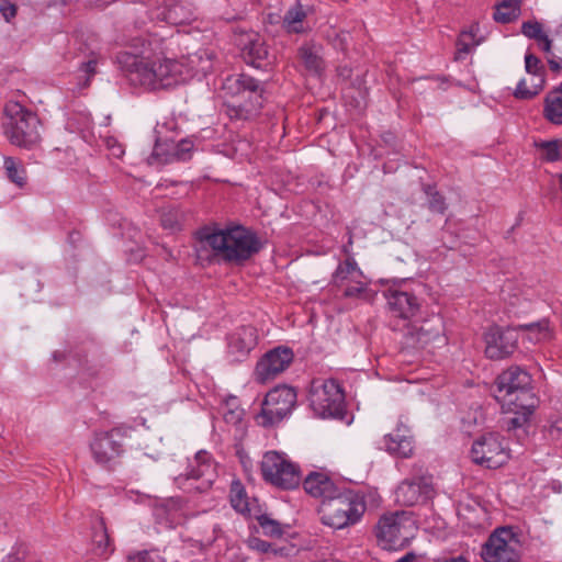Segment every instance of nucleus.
<instances>
[{"label":"nucleus","instance_id":"13d9d810","mask_svg":"<svg viewBox=\"0 0 562 562\" xmlns=\"http://www.w3.org/2000/svg\"><path fill=\"white\" fill-rule=\"evenodd\" d=\"M81 366H82V369L85 371H87L88 374L91 375V376L98 375L99 370L101 368V366H99L98 368L95 367V368L92 369L91 367L88 366V360H86L83 363H81Z\"/></svg>","mask_w":562,"mask_h":562},{"label":"nucleus","instance_id":"09e8293b","mask_svg":"<svg viewBox=\"0 0 562 562\" xmlns=\"http://www.w3.org/2000/svg\"><path fill=\"white\" fill-rule=\"evenodd\" d=\"M16 5L11 0H2L0 2V13L7 22H10L16 15Z\"/></svg>","mask_w":562,"mask_h":562},{"label":"nucleus","instance_id":"79ce46f5","mask_svg":"<svg viewBox=\"0 0 562 562\" xmlns=\"http://www.w3.org/2000/svg\"><path fill=\"white\" fill-rule=\"evenodd\" d=\"M512 413L514 416L508 417L505 422L506 429L508 431L524 428L525 426H527L530 420V416L533 414V413H531V411H522V409H519L517 412H512Z\"/></svg>","mask_w":562,"mask_h":562},{"label":"nucleus","instance_id":"4be33fe9","mask_svg":"<svg viewBox=\"0 0 562 562\" xmlns=\"http://www.w3.org/2000/svg\"><path fill=\"white\" fill-rule=\"evenodd\" d=\"M256 345V329L251 326H241L228 337V353L234 361H241Z\"/></svg>","mask_w":562,"mask_h":562},{"label":"nucleus","instance_id":"69168bd1","mask_svg":"<svg viewBox=\"0 0 562 562\" xmlns=\"http://www.w3.org/2000/svg\"><path fill=\"white\" fill-rule=\"evenodd\" d=\"M562 33V23L559 25V27L557 29V34H560Z\"/></svg>","mask_w":562,"mask_h":562},{"label":"nucleus","instance_id":"4c0bfd02","mask_svg":"<svg viewBox=\"0 0 562 562\" xmlns=\"http://www.w3.org/2000/svg\"><path fill=\"white\" fill-rule=\"evenodd\" d=\"M525 69L526 72L532 75L538 82L539 79H544L546 77L544 65L542 64L541 59L532 53H527L525 55Z\"/></svg>","mask_w":562,"mask_h":562},{"label":"nucleus","instance_id":"ddd939ff","mask_svg":"<svg viewBox=\"0 0 562 562\" xmlns=\"http://www.w3.org/2000/svg\"><path fill=\"white\" fill-rule=\"evenodd\" d=\"M402 344L406 348L419 349L440 337L442 319L432 315L428 319L415 317L403 326Z\"/></svg>","mask_w":562,"mask_h":562},{"label":"nucleus","instance_id":"a878e982","mask_svg":"<svg viewBox=\"0 0 562 562\" xmlns=\"http://www.w3.org/2000/svg\"><path fill=\"white\" fill-rule=\"evenodd\" d=\"M502 402V407L506 412H517L519 409L522 411H531L535 412L538 398L535 396L531 391V385L526 386L524 390H520L508 397H505Z\"/></svg>","mask_w":562,"mask_h":562},{"label":"nucleus","instance_id":"f257e3e1","mask_svg":"<svg viewBox=\"0 0 562 562\" xmlns=\"http://www.w3.org/2000/svg\"><path fill=\"white\" fill-rule=\"evenodd\" d=\"M159 45L156 36H138L131 41L127 49L116 54L119 69L131 85L159 90L178 83L181 64L168 58L155 60Z\"/></svg>","mask_w":562,"mask_h":562},{"label":"nucleus","instance_id":"0eeeda50","mask_svg":"<svg viewBox=\"0 0 562 562\" xmlns=\"http://www.w3.org/2000/svg\"><path fill=\"white\" fill-rule=\"evenodd\" d=\"M134 428L121 424L105 431H97L90 442L92 459L105 469H112L125 452V440L131 437Z\"/></svg>","mask_w":562,"mask_h":562},{"label":"nucleus","instance_id":"f8f14e48","mask_svg":"<svg viewBox=\"0 0 562 562\" xmlns=\"http://www.w3.org/2000/svg\"><path fill=\"white\" fill-rule=\"evenodd\" d=\"M436 494L434 477L424 473L422 468L416 470L411 477L400 483L395 491V501L403 506L425 504Z\"/></svg>","mask_w":562,"mask_h":562},{"label":"nucleus","instance_id":"bf43d9fd","mask_svg":"<svg viewBox=\"0 0 562 562\" xmlns=\"http://www.w3.org/2000/svg\"><path fill=\"white\" fill-rule=\"evenodd\" d=\"M416 554L414 552H407L405 555L396 560L395 562H415Z\"/></svg>","mask_w":562,"mask_h":562},{"label":"nucleus","instance_id":"c9c22d12","mask_svg":"<svg viewBox=\"0 0 562 562\" xmlns=\"http://www.w3.org/2000/svg\"><path fill=\"white\" fill-rule=\"evenodd\" d=\"M544 82V79H539V82H533L531 88H529L527 87L526 80L521 79L514 91V97L519 100H530L539 94V92L543 89Z\"/></svg>","mask_w":562,"mask_h":562},{"label":"nucleus","instance_id":"1a4fd4ad","mask_svg":"<svg viewBox=\"0 0 562 562\" xmlns=\"http://www.w3.org/2000/svg\"><path fill=\"white\" fill-rule=\"evenodd\" d=\"M296 392L288 385H279L270 390L261 404L260 412L255 416L257 425L271 428L286 418L296 405Z\"/></svg>","mask_w":562,"mask_h":562},{"label":"nucleus","instance_id":"a211bd4d","mask_svg":"<svg viewBox=\"0 0 562 562\" xmlns=\"http://www.w3.org/2000/svg\"><path fill=\"white\" fill-rule=\"evenodd\" d=\"M244 60L256 68L270 64L269 48L263 37L254 31L240 32L235 38Z\"/></svg>","mask_w":562,"mask_h":562},{"label":"nucleus","instance_id":"f03ea898","mask_svg":"<svg viewBox=\"0 0 562 562\" xmlns=\"http://www.w3.org/2000/svg\"><path fill=\"white\" fill-rule=\"evenodd\" d=\"M195 252L201 261L243 265L262 249L251 231L240 226L204 225L195 232Z\"/></svg>","mask_w":562,"mask_h":562},{"label":"nucleus","instance_id":"9b49d317","mask_svg":"<svg viewBox=\"0 0 562 562\" xmlns=\"http://www.w3.org/2000/svg\"><path fill=\"white\" fill-rule=\"evenodd\" d=\"M484 562H518L520 560V540L513 527H498L482 546Z\"/></svg>","mask_w":562,"mask_h":562},{"label":"nucleus","instance_id":"20e7f679","mask_svg":"<svg viewBox=\"0 0 562 562\" xmlns=\"http://www.w3.org/2000/svg\"><path fill=\"white\" fill-rule=\"evenodd\" d=\"M310 406L313 412L323 418L330 417L345 419V392L337 380L314 379L308 392Z\"/></svg>","mask_w":562,"mask_h":562},{"label":"nucleus","instance_id":"f704fd0d","mask_svg":"<svg viewBox=\"0 0 562 562\" xmlns=\"http://www.w3.org/2000/svg\"><path fill=\"white\" fill-rule=\"evenodd\" d=\"M306 18L303 5L296 2L284 14L283 24L289 32L300 33L302 31L301 23Z\"/></svg>","mask_w":562,"mask_h":562},{"label":"nucleus","instance_id":"6e6552de","mask_svg":"<svg viewBox=\"0 0 562 562\" xmlns=\"http://www.w3.org/2000/svg\"><path fill=\"white\" fill-rule=\"evenodd\" d=\"M235 100L228 104L231 117L249 120L256 116L265 101V83L247 74H240L234 80Z\"/></svg>","mask_w":562,"mask_h":562},{"label":"nucleus","instance_id":"72a5a7b5","mask_svg":"<svg viewBox=\"0 0 562 562\" xmlns=\"http://www.w3.org/2000/svg\"><path fill=\"white\" fill-rule=\"evenodd\" d=\"M3 167L8 179L18 186L23 188L27 183V175L23 164L13 157H5Z\"/></svg>","mask_w":562,"mask_h":562},{"label":"nucleus","instance_id":"a18cd8bd","mask_svg":"<svg viewBox=\"0 0 562 562\" xmlns=\"http://www.w3.org/2000/svg\"><path fill=\"white\" fill-rule=\"evenodd\" d=\"M250 547L258 552L277 555H284L285 548H279L268 541H265L260 538H252L250 540Z\"/></svg>","mask_w":562,"mask_h":562},{"label":"nucleus","instance_id":"c756f323","mask_svg":"<svg viewBox=\"0 0 562 562\" xmlns=\"http://www.w3.org/2000/svg\"><path fill=\"white\" fill-rule=\"evenodd\" d=\"M520 0H502L495 4L493 19L503 24L514 22L520 15Z\"/></svg>","mask_w":562,"mask_h":562},{"label":"nucleus","instance_id":"c03bdc74","mask_svg":"<svg viewBox=\"0 0 562 562\" xmlns=\"http://www.w3.org/2000/svg\"><path fill=\"white\" fill-rule=\"evenodd\" d=\"M539 148L543 151V159L549 162L560 160V143L558 139L544 140L540 143Z\"/></svg>","mask_w":562,"mask_h":562},{"label":"nucleus","instance_id":"6e6d98bb","mask_svg":"<svg viewBox=\"0 0 562 562\" xmlns=\"http://www.w3.org/2000/svg\"><path fill=\"white\" fill-rule=\"evenodd\" d=\"M97 64L98 63L95 59H90V60L81 64L80 70L83 71L85 74H87L89 77L93 76L95 74Z\"/></svg>","mask_w":562,"mask_h":562},{"label":"nucleus","instance_id":"412c9836","mask_svg":"<svg viewBox=\"0 0 562 562\" xmlns=\"http://www.w3.org/2000/svg\"><path fill=\"white\" fill-rule=\"evenodd\" d=\"M390 311L403 321H412L419 312L418 299L409 292L389 290L385 293Z\"/></svg>","mask_w":562,"mask_h":562},{"label":"nucleus","instance_id":"7c9ffc66","mask_svg":"<svg viewBox=\"0 0 562 562\" xmlns=\"http://www.w3.org/2000/svg\"><path fill=\"white\" fill-rule=\"evenodd\" d=\"M184 221L186 214L180 207L176 205H168L161 207L160 223L165 229H168L170 232L180 231Z\"/></svg>","mask_w":562,"mask_h":562},{"label":"nucleus","instance_id":"338daca9","mask_svg":"<svg viewBox=\"0 0 562 562\" xmlns=\"http://www.w3.org/2000/svg\"><path fill=\"white\" fill-rule=\"evenodd\" d=\"M74 235H75V233H71L70 238L76 239V236H74Z\"/></svg>","mask_w":562,"mask_h":562},{"label":"nucleus","instance_id":"e2e57ef3","mask_svg":"<svg viewBox=\"0 0 562 562\" xmlns=\"http://www.w3.org/2000/svg\"><path fill=\"white\" fill-rule=\"evenodd\" d=\"M113 154H114L115 156H120V155H122V154H123V149H122V147H121V146H117V148H116V149H114Z\"/></svg>","mask_w":562,"mask_h":562},{"label":"nucleus","instance_id":"603ef678","mask_svg":"<svg viewBox=\"0 0 562 562\" xmlns=\"http://www.w3.org/2000/svg\"><path fill=\"white\" fill-rule=\"evenodd\" d=\"M348 37L349 33L347 32H341L337 34L334 40V46L340 50H346L348 47Z\"/></svg>","mask_w":562,"mask_h":562},{"label":"nucleus","instance_id":"ea45409f","mask_svg":"<svg viewBox=\"0 0 562 562\" xmlns=\"http://www.w3.org/2000/svg\"><path fill=\"white\" fill-rule=\"evenodd\" d=\"M299 54L306 69L314 72H318L322 69V59L311 47H301Z\"/></svg>","mask_w":562,"mask_h":562},{"label":"nucleus","instance_id":"4d7b16f0","mask_svg":"<svg viewBox=\"0 0 562 562\" xmlns=\"http://www.w3.org/2000/svg\"><path fill=\"white\" fill-rule=\"evenodd\" d=\"M434 562H469L464 557H443L434 560Z\"/></svg>","mask_w":562,"mask_h":562},{"label":"nucleus","instance_id":"6ab92c4d","mask_svg":"<svg viewBox=\"0 0 562 562\" xmlns=\"http://www.w3.org/2000/svg\"><path fill=\"white\" fill-rule=\"evenodd\" d=\"M184 477L186 480L196 481L198 484L194 488L200 493L211 488L217 477L216 465L211 454L204 450L199 451L193 462L190 463Z\"/></svg>","mask_w":562,"mask_h":562},{"label":"nucleus","instance_id":"39448f33","mask_svg":"<svg viewBox=\"0 0 562 562\" xmlns=\"http://www.w3.org/2000/svg\"><path fill=\"white\" fill-rule=\"evenodd\" d=\"M415 529L412 514L406 510H396L380 517L375 526V537L382 549L398 550L406 547L414 538Z\"/></svg>","mask_w":562,"mask_h":562},{"label":"nucleus","instance_id":"bb28decb","mask_svg":"<svg viewBox=\"0 0 562 562\" xmlns=\"http://www.w3.org/2000/svg\"><path fill=\"white\" fill-rule=\"evenodd\" d=\"M543 116L552 124L562 125V82L547 93Z\"/></svg>","mask_w":562,"mask_h":562},{"label":"nucleus","instance_id":"c85d7f7f","mask_svg":"<svg viewBox=\"0 0 562 562\" xmlns=\"http://www.w3.org/2000/svg\"><path fill=\"white\" fill-rule=\"evenodd\" d=\"M164 14L165 19L175 25L187 24L194 16L191 5L182 0L170 1L166 5Z\"/></svg>","mask_w":562,"mask_h":562},{"label":"nucleus","instance_id":"aec40b11","mask_svg":"<svg viewBox=\"0 0 562 562\" xmlns=\"http://www.w3.org/2000/svg\"><path fill=\"white\" fill-rule=\"evenodd\" d=\"M531 375L519 366H512L497 375L495 380V398L503 401L505 397L531 385Z\"/></svg>","mask_w":562,"mask_h":562},{"label":"nucleus","instance_id":"473e14b6","mask_svg":"<svg viewBox=\"0 0 562 562\" xmlns=\"http://www.w3.org/2000/svg\"><path fill=\"white\" fill-rule=\"evenodd\" d=\"M231 504L236 512L245 516H252L249 498L244 486L238 481L232 483Z\"/></svg>","mask_w":562,"mask_h":562},{"label":"nucleus","instance_id":"680f3d73","mask_svg":"<svg viewBox=\"0 0 562 562\" xmlns=\"http://www.w3.org/2000/svg\"><path fill=\"white\" fill-rule=\"evenodd\" d=\"M53 359L55 361H63L65 359V355L61 351H55L53 353Z\"/></svg>","mask_w":562,"mask_h":562},{"label":"nucleus","instance_id":"49530a36","mask_svg":"<svg viewBox=\"0 0 562 562\" xmlns=\"http://www.w3.org/2000/svg\"><path fill=\"white\" fill-rule=\"evenodd\" d=\"M521 33L531 40L539 41L546 33L542 30V24L538 21H526L521 25Z\"/></svg>","mask_w":562,"mask_h":562},{"label":"nucleus","instance_id":"e433bc0d","mask_svg":"<svg viewBox=\"0 0 562 562\" xmlns=\"http://www.w3.org/2000/svg\"><path fill=\"white\" fill-rule=\"evenodd\" d=\"M474 45H477V43H473V34L470 32H462L456 42L457 49L454 60H463Z\"/></svg>","mask_w":562,"mask_h":562},{"label":"nucleus","instance_id":"5fc2aeb1","mask_svg":"<svg viewBox=\"0 0 562 562\" xmlns=\"http://www.w3.org/2000/svg\"><path fill=\"white\" fill-rule=\"evenodd\" d=\"M540 48L548 54V56L553 55L552 53V40L549 38L547 34H544L538 42Z\"/></svg>","mask_w":562,"mask_h":562},{"label":"nucleus","instance_id":"9d476101","mask_svg":"<svg viewBox=\"0 0 562 562\" xmlns=\"http://www.w3.org/2000/svg\"><path fill=\"white\" fill-rule=\"evenodd\" d=\"M261 474L266 482L281 490L296 488L302 481L300 467L277 451L265 453Z\"/></svg>","mask_w":562,"mask_h":562},{"label":"nucleus","instance_id":"052dcab7","mask_svg":"<svg viewBox=\"0 0 562 562\" xmlns=\"http://www.w3.org/2000/svg\"><path fill=\"white\" fill-rule=\"evenodd\" d=\"M339 71V76L344 77V78H349L350 77V74H351V69L348 68V67H340L338 69Z\"/></svg>","mask_w":562,"mask_h":562},{"label":"nucleus","instance_id":"393cba45","mask_svg":"<svg viewBox=\"0 0 562 562\" xmlns=\"http://www.w3.org/2000/svg\"><path fill=\"white\" fill-rule=\"evenodd\" d=\"M91 528V541L94 554L98 557L108 558L114 552L115 547L109 535L104 517L97 515Z\"/></svg>","mask_w":562,"mask_h":562},{"label":"nucleus","instance_id":"5701e85b","mask_svg":"<svg viewBox=\"0 0 562 562\" xmlns=\"http://www.w3.org/2000/svg\"><path fill=\"white\" fill-rule=\"evenodd\" d=\"M383 445L387 452L401 458H408L414 450V438L411 429L403 423H398L395 430L383 437Z\"/></svg>","mask_w":562,"mask_h":562},{"label":"nucleus","instance_id":"58836bf2","mask_svg":"<svg viewBox=\"0 0 562 562\" xmlns=\"http://www.w3.org/2000/svg\"><path fill=\"white\" fill-rule=\"evenodd\" d=\"M256 519L262 529L265 536L268 537H281L283 530L279 521L270 518L268 515H257Z\"/></svg>","mask_w":562,"mask_h":562},{"label":"nucleus","instance_id":"4468645a","mask_svg":"<svg viewBox=\"0 0 562 562\" xmlns=\"http://www.w3.org/2000/svg\"><path fill=\"white\" fill-rule=\"evenodd\" d=\"M471 459L474 463L486 469H497L505 464L508 454L497 434H484L474 440L471 449Z\"/></svg>","mask_w":562,"mask_h":562},{"label":"nucleus","instance_id":"774afa93","mask_svg":"<svg viewBox=\"0 0 562 562\" xmlns=\"http://www.w3.org/2000/svg\"><path fill=\"white\" fill-rule=\"evenodd\" d=\"M74 235H75V233H71L70 238L76 239V236H74Z\"/></svg>","mask_w":562,"mask_h":562},{"label":"nucleus","instance_id":"37998d69","mask_svg":"<svg viewBox=\"0 0 562 562\" xmlns=\"http://www.w3.org/2000/svg\"><path fill=\"white\" fill-rule=\"evenodd\" d=\"M156 550H132L126 555V562H161Z\"/></svg>","mask_w":562,"mask_h":562},{"label":"nucleus","instance_id":"cd10ccee","mask_svg":"<svg viewBox=\"0 0 562 562\" xmlns=\"http://www.w3.org/2000/svg\"><path fill=\"white\" fill-rule=\"evenodd\" d=\"M355 278H363V273L352 256L340 262L331 276V283L336 288L349 283Z\"/></svg>","mask_w":562,"mask_h":562},{"label":"nucleus","instance_id":"b1692460","mask_svg":"<svg viewBox=\"0 0 562 562\" xmlns=\"http://www.w3.org/2000/svg\"><path fill=\"white\" fill-rule=\"evenodd\" d=\"M303 488L313 497L327 499L340 487L325 472L313 471L303 480Z\"/></svg>","mask_w":562,"mask_h":562},{"label":"nucleus","instance_id":"3c124183","mask_svg":"<svg viewBox=\"0 0 562 562\" xmlns=\"http://www.w3.org/2000/svg\"><path fill=\"white\" fill-rule=\"evenodd\" d=\"M243 409L239 408H229L224 413V419L227 423L237 424L241 420Z\"/></svg>","mask_w":562,"mask_h":562},{"label":"nucleus","instance_id":"7ed1b4c3","mask_svg":"<svg viewBox=\"0 0 562 562\" xmlns=\"http://www.w3.org/2000/svg\"><path fill=\"white\" fill-rule=\"evenodd\" d=\"M367 509L364 496L346 487L322 501L318 514L321 521L335 529H342L357 524Z\"/></svg>","mask_w":562,"mask_h":562},{"label":"nucleus","instance_id":"423d86ee","mask_svg":"<svg viewBox=\"0 0 562 562\" xmlns=\"http://www.w3.org/2000/svg\"><path fill=\"white\" fill-rule=\"evenodd\" d=\"M15 109L4 123V134L10 143L26 150L41 148V121L37 115L25 108L14 104Z\"/></svg>","mask_w":562,"mask_h":562},{"label":"nucleus","instance_id":"864d4df0","mask_svg":"<svg viewBox=\"0 0 562 562\" xmlns=\"http://www.w3.org/2000/svg\"><path fill=\"white\" fill-rule=\"evenodd\" d=\"M547 61H548L549 68L553 72L558 74L562 70V58L561 57H558L553 54L551 56H548Z\"/></svg>","mask_w":562,"mask_h":562},{"label":"nucleus","instance_id":"2eb2a0df","mask_svg":"<svg viewBox=\"0 0 562 562\" xmlns=\"http://www.w3.org/2000/svg\"><path fill=\"white\" fill-rule=\"evenodd\" d=\"M518 330L515 327H490L484 335L485 356L491 360L510 357L518 348Z\"/></svg>","mask_w":562,"mask_h":562},{"label":"nucleus","instance_id":"f3484780","mask_svg":"<svg viewBox=\"0 0 562 562\" xmlns=\"http://www.w3.org/2000/svg\"><path fill=\"white\" fill-rule=\"evenodd\" d=\"M294 353L291 348L279 346L269 350L257 362L255 379L265 384L282 373L293 361Z\"/></svg>","mask_w":562,"mask_h":562},{"label":"nucleus","instance_id":"dca6fc26","mask_svg":"<svg viewBox=\"0 0 562 562\" xmlns=\"http://www.w3.org/2000/svg\"><path fill=\"white\" fill-rule=\"evenodd\" d=\"M194 142L190 138L175 140L172 138L157 137L148 162L171 164L175 161H188L192 158Z\"/></svg>","mask_w":562,"mask_h":562},{"label":"nucleus","instance_id":"8fccbe9b","mask_svg":"<svg viewBox=\"0 0 562 562\" xmlns=\"http://www.w3.org/2000/svg\"><path fill=\"white\" fill-rule=\"evenodd\" d=\"M518 328L522 329V330H528V331L542 333L548 329V323L546 321L535 322V323L519 325Z\"/></svg>","mask_w":562,"mask_h":562},{"label":"nucleus","instance_id":"0e129e2a","mask_svg":"<svg viewBox=\"0 0 562 562\" xmlns=\"http://www.w3.org/2000/svg\"><path fill=\"white\" fill-rule=\"evenodd\" d=\"M235 402H236V398H235V397H233V398H231V401H227L226 405H227V406H228V405H234V404H235Z\"/></svg>","mask_w":562,"mask_h":562},{"label":"nucleus","instance_id":"2f4dec72","mask_svg":"<svg viewBox=\"0 0 562 562\" xmlns=\"http://www.w3.org/2000/svg\"><path fill=\"white\" fill-rule=\"evenodd\" d=\"M423 191L426 195L427 209L434 214L443 215L448 210V203L445 195L437 190L436 186L432 184H424Z\"/></svg>","mask_w":562,"mask_h":562},{"label":"nucleus","instance_id":"a19ab883","mask_svg":"<svg viewBox=\"0 0 562 562\" xmlns=\"http://www.w3.org/2000/svg\"><path fill=\"white\" fill-rule=\"evenodd\" d=\"M29 553V547L24 542H16L0 562H27Z\"/></svg>","mask_w":562,"mask_h":562},{"label":"nucleus","instance_id":"de8ad7c7","mask_svg":"<svg viewBox=\"0 0 562 562\" xmlns=\"http://www.w3.org/2000/svg\"><path fill=\"white\" fill-rule=\"evenodd\" d=\"M362 278L352 279L345 288L342 295L348 299L359 297L366 290L367 284L361 281Z\"/></svg>","mask_w":562,"mask_h":562}]
</instances>
